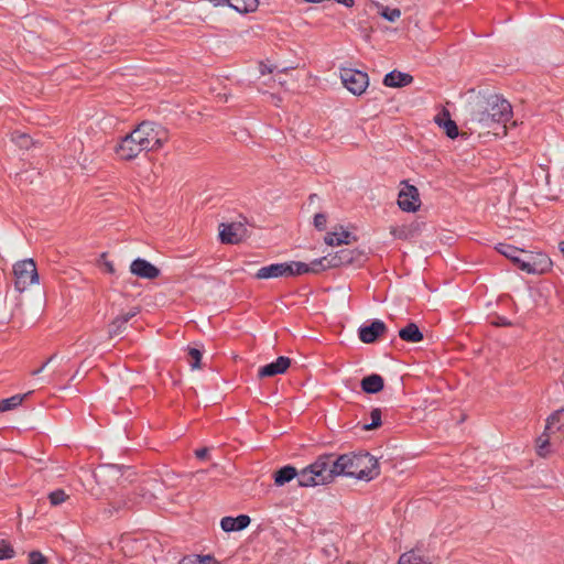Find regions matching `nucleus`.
<instances>
[{"label":"nucleus","instance_id":"nucleus-44","mask_svg":"<svg viewBox=\"0 0 564 564\" xmlns=\"http://www.w3.org/2000/svg\"><path fill=\"white\" fill-rule=\"evenodd\" d=\"M560 250H561V252H562V253H563V256H564V241H561V242H560Z\"/></svg>","mask_w":564,"mask_h":564},{"label":"nucleus","instance_id":"nucleus-21","mask_svg":"<svg viewBox=\"0 0 564 564\" xmlns=\"http://www.w3.org/2000/svg\"><path fill=\"white\" fill-rule=\"evenodd\" d=\"M435 122L443 127L448 138L455 139L458 135V128L454 120L451 119L449 112L444 109L435 117Z\"/></svg>","mask_w":564,"mask_h":564},{"label":"nucleus","instance_id":"nucleus-40","mask_svg":"<svg viewBox=\"0 0 564 564\" xmlns=\"http://www.w3.org/2000/svg\"><path fill=\"white\" fill-rule=\"evenodd\" d=\"M55 356H51L40 368H37L36 370H33L32 371V375L33 376H36L39 375L40 372H42L44 370V368L53 360Z\"/></svg>","mask_w":564,"mask_h":564},{"label":"nucleus","instance_id":"nucleus-23","mask_svg":"<svg viewBox=\"0 0 564 564\" xmlns=\"http://www.w3.org/2000/svg\"><path fill=\"white\" fill-rule=\"evenodd\" d=\"M137 311H130L126 314H122V315H119L118 317H116L111 324L109 325V336L110 337H113V336H117L119 334H121L123 332V329L126 328V325L127 323L137 315Z\"/></svg>","mask_w":564,"mask_h":564},{"label":"nucleus","instance_id":"nucleus-26","mask_svg":"<svg viewBox=\"0 0 564 564\" xmlns=\"http://www.w3.org/2000/svg\"><path fill=\"white\" fill-rule=\"evenodd\" d=\"M31 392L24 394H14L10 398L0 400L1 412H7L17 409L29 397Z\"/></svg>","mask_w":564,"mask_h":564},{"label":"nucleus","instance_id":"nucleus-35","mask_svg":"<svg viewBox=\"0 0 564 564\" xmlns=\"http://www.w3.org/2000/svg\"><path fill=\"white\" fill-rule=\"evenodd\" d=\"M491 324L494 326H511V322L509 319H507L506 317H502V316H496L494 317V319L491 321Z\"/></svg>","mask_w":564,"mask_h":564},{"label":"nucleus","instance_id":"nucleus-24","mask_svg":"<svg viewBox=\"0 0 564 564\" xmlns=\"http://www.w3.org/2000/svg\"><path fill=\"white\" fill-rule=\"evenodd\" d=\"M399 337L408 343H419L423 340V334L415 323H409L399 330Z\"/></svg>","mask_w":564,"mask_h":564},{"label":"nucleus","instance_id":"nucleus-2","mask_svg":"<svg viewBox=\"0 0 564 564\" xmlns=\"http://www.w3.org/2000/svg\"><path fill=\"white\" fill-rule=\"evenodd\" d=\"M497 251L511 260L521 271L530 274H543L551 269V259L542 252H527L508 243H499Z\"/></svg>","mask_w":564,"mask_h":564},{"label":"nucleus","instance_id":"nucleus-22","mask_svg":"<svg viewBox=\"0 0 564 564\" xmlns=\"http://www.w3.org/2000/svg\"><path fill=\"white\" fill-rule=\"evenodd\" d=\"M383 387H384L383 378L377 373L367 376L361 380V389L366 393H378L383 389Z\"/></svg>","mask_w":564,"mask_h":564},{"label":"nucleus","instance_id":"nucleus-9","mask_svg":"<svg viewBox=\"0 0 564 564\" xmlns=\"http://www.w3.org/2000/svg\"><path fill=\"white\" fill-rule=\"evenodd\" d=\"M343 85L354 95L360 96L369 85L368 74L355 68H340Z\"/></svg>","mask_w":564,"mask_h":564},{"label":"nucleus","instance_id":"nucleus-5","mask_svg":"<svg viewBox=\"0 0 564 564\" xmlns=\"http://www.w3.org/2000/svg\"><path fill=\"white\" fill-rule=\"evenodd\" d=\"M563 429L564 409H560L547 417L544 433L536 440V452L539 456L546 457L550 454V445L553 442L558 441V437H555V434L561 432Z\"/></svg>","mask_w":564,"mask_h":564},{"label":"nucleus","instance_id":"nucleus-13","mask_svg":"<svg viewBox=\"0 0 564 564\" xmlns=\"http://www.w3.org/2000/svg\"><path fill=\"white\" fill-rule=\"evenodd\" d=\"M469 106H470L469 121L479 123L485 128H490L491 124L494 123V121L490 118V111L488 109L486 100L478 98L476 101L471 102Z\"/></svg>","mask_w":564,"mask_h":564},{"label":"nucleus","instance_id":"nucleus-4","mask_svg":"<svg viewBox=\"0 0 564 564\" xmlns=\"http://www.w3.org/2000/svg\"><path fill=\"white\" fill-rule=\"evenodd\" d=\"M135 131L147 152L160 150L169 140L167 130L163 126L152 121L141 122L137 126Z\"/></svg>","mask_w":564,"mask_h":564},{"label":"nucleus","instance_id":"nucleus-36","mask_svg":"<svg viewBox=\"0 0 564 564\" xmlns=\"http://www.w3.org/2000/svg\"><path fill=\"white\" fill-rule=\"evenodd\" d=\"M196 564H219L214 557L212 556H196L195 557Z\"/></svg>","mask_w":564,"mask_h":564},{"label":"nucleus","instance_id":"nucleus-17","mask_svg":"<svg viewBox=\"0 0 564 564\" xmlns=\"http://www.w3.org/2000/svg\"><path fill=\"white\" fill-rule=\"evenodd\" d=\"M305 470L303 468L301 471H297L293 466H284L275 471L274 474V484L276 486H283L286 482L291 481L293 478L297 477V482L300 487H315L316 485H302L300 476Z\"/></svg>","mask_w":564,"mask_h":564},{"label":"nucleus","instance_id":"nucleus-31","mask_svg":"<svg viewBox=\"0 0 564 564\" xmlns=\"http://www.w3.org/2000/svg\"><path fill=\"white\" fill-rule=\"evenodd\" d=\"M370 419L371 422L369 424L364 425V430L366 431L375 430L382 424L380 409H372L370 412Z\"/></svg>","mask_w":564,"mask_h":564},{"label":"nucleus","instance_id":"nucleus-37","mask_svg":"<svg viewBox=\"0 0 564 564\" xmlns=\"http://www.w3.org/2000/svg\"><path fill=\"white\" fill-rule=\"evenodd\" d=\"M107 470H115L117 471V469L115 467H106V466H101L96 473H95V478L99 481V478L107 471Z\"/></svg>","mask_w":564,"mask_h":564},{"label":"nucleus","instance_id":"nucleus-16","mask_svg":"<svg viewBox=\"0 0 564 564\" xmlns=\"http://www.w3.org/2000/svg\"><path fill=\"white\" fill-rule=\"evenodd\" d=\"M291 366V359L289 357L281 356L275 361L270 362L258 370L259 378H270L276 375L284 373Z\"/></svg>","mask_w":564,"mask_h":564},{"label":"nucleus","instance_id":"nucleus-29","mask_svg":"<svg viewBox=\"0 0 564 564\" xmlns=\"http://www.w3.org/2000/svg\"><path fill=\"white\" fill-rule=\"evenodd\" d=\"M15 556V551L10 542L6 540L0 541V561L10 560Z\"/></svg>","mask_w":564,"mask_h":564},{"label":"nucleus","instance_id":"nucleus-27","mask_svg":"<svg viewBox=\"0 0 564 564\" xmlns=\"http://www.w3.org/2000/svg\"><path fill=\"white\" fill-rule=\"evenodd\" d=\"M379 13L382 18L390 22L397 21L401 15L400 9L390 7H381Z\"/></svg>","mask_w":564,"mask_h":564},{"label":"nucleus","instance_id":"nucleus-30","mask_svg":"<svg viewBox=\"0 0 564 564\" xmlns=\"http://www.w3.org/2000/svg\"><path fill=\"white\" fill-rule=\"evenodd\" d=\"M202 360V351L197 348L189 347L188 348V364L192 369H199Z\"/></svg>","mask_w":564,"mask_h":564},{"label":"nucleus","instance_id":"nucleus-39","mask_svg":"<svg viewBox=\"0 0 564 564\" xmlns=\"http://www.w3.org/2000/svg\"><path fill=\"white\" fill-rule=\"evenodd\" d=\"M104 267H105V270L107 273L115 274L116 270H115V265L111 261H105Z\"/></svg>","mask_w":564,"mask_h":564},{"label":"nucleus","instance_id":"nucleus-19","mask_svg":"<svg viewBox=\"0 0 564 564\" xmlns=\"http://www.w3.org/2000/svg\"><path fill=\"white\" fill-rule=\"evenodd\" d=\"M250 524V517L240 514L236 518L224 517L220 521V527L225 532L240 531Z\"/></svg>","mask_w":564,"mask_h":564},{"label":"nucleus","instance_id":"nucleus-10","mask_svg":"<svg viewBox=\"0 0 564 564\" xmlns=\"http://www.w3.org/2000/svg\"><path fill=\"white\" fill-rule=\"evenodd\" d=\"M486 104L490 111V118L494 123H506L512 118V107L507 99L498 95L488 97Z\"/></svg>","mask_w":564,"mask_h":564},{"label":"nucleus","instance_id":"nucleus-41","mask_svg":"<svg viewBox=\"0 0 564 564\" xmlns=\"http://www.w3.org/2000/svg\"><path fill=\"white\" fill-rule=\"evenodd\" d=\"M180 564H196L195 557H184Z\"/></svg>","mask_w":564,"mask_h":564},{"label":"nucleus","instance_id":"nucleus-11","mask_svg":"<svg viewBox=\"0 0 564 564\" xmlns=\"http://www.w3.org/2000/svg\"><path fill=\"white\" fill-rule=\"evenodd\" d=\"M398 206L406 213H415L421 206L419 191L415 186L405 183L398 196Z\"/></svg>","mask_w":564,"mask_h":564},{"label":"nucleus","instance_id":"nucleus-15","mask_svg":"<svg viewBox=\"0 0 564 564\" xmlns=\"http://www.w3.org/2000/svg\"><path fill=\"white\" fill-rule=\"evenodd\" d=\"M387 332L386 324L380 319H375L370 325H364L359 328V339L365 344L375 343Z\"/></svg>","mask_w":564,"mask_h":564},{"label":"nucleus","instance_id":"nucleus-33","mask_svg":"<svg viewBox=\"0 0 564 564\" xmlns=\"http://www.w3.org/2000/svg\"><path fill=\"white\" fill-rule=\"evenodd\" d=\"M46 557L40 551H31L29 553V564H46Z\"/></svg>","mask_w":564,"mask_h":564},{"label":"nucleus","instance_id":"nucleus-45","mask_svg":"<svg viewBox=\"0 0 564 564\" xmlns=\"http://www.w3.org/2000/svg\"><path fill=\"white\" fill-rule=\"evenodd\" d=\"M395 229L392 230V234L395 235L398 238H402L403 237V234L402 232H399V235L395 234Z\"/></svg>","mask_w":564,"mask_h":564},{"label":"nucleus","instance_id":"nucleus-43","mask_svg":"<svg viewBox=\"0 0 564 564\" xmlns=\"http://www.w3.org/2000/svg\"><path fill=\"white\" fill-rule=\"evenodd\" d=\"M122 508H130V505L128 502H123L122 505L115 507L116 510H120Z\"/></svg>","mask_w":564,"mask_h":564},{"label":"nucleus","instance_id":"nucleus-8","mask_svg":"<svg viewBox=\"0 0 564 564\" xmlns=\"http://www.w3.org/2000/svg\"><path fill=\"white\" fill-rule=\"evenodd\" d=\"M115 151L120 160L131 161L145 150L143 149L138 132L133 129L130 133L120 139Z\"/></svg>","mask_w":564,"mask_h":564},{"label":"nucleus","instance_id":"nucleus-32","mask_svg":"<svg viewBox=\"0 0 564 564\" xmlns=\"http://www.w3.org/2000/svg\"><path fill=\"white\" fill-rule=\"evenodd\" d=\"M12 141L20 148L28 149L31 145V138L25 133L14 132L12 134Z\"/></svg>","mask_w":564,"mask_h":564},{"label":"nucleus","instance_id":"nucleus-12","mask_svg":"<svg viewBox=\"0 0 564 564\" xmlns=\"http://www.w3.org/2000/svg\"><path fill=\"white\" fill-rule=\"evenodd\" d=\"M247 236V228L241 223L220 224L219 238L223 243L237 245Z\"/></svg>","mask_w":564,"mask_h":564},{"label":"nucleus","instance_id":"nucleus-18","mask_svg":"<svg viewBox=\"0 0 564 564\" xmlns=\"http://www.w3.org/2000/svg\"><path fill=\"white\" fill-rule=\"evenodd\" d=\"M356 240V237L343 227H339L338 230L328 232L324 238L325 243L328 246L349 245L351 241Z\"/></svg>","mask_w":564,"mask_h":564},{"label":"nucleus","instance_id":"nucleus-34","mask_svg":"<svg viewBox=\"0 0 564 564\" xmlns=\"http://www.w3.org/2000/svg\"><path fill=\"white\" fill-rule=\"evenodd\" d=\"M327 217L323 213H318L314 216V226L317 230H324L326 228Z\"/></svg>","mask_w":564,"mask_h":564},{"label":"nucleus","instance_id":"nucleus-25","mask_svg":"<svg viewBox=\"0 0 564 564\" xmlns=\"http://www.w3.org/2000/svg\"><path fill=\"white\" fill-rule=\"evenodd\" d=\"M398 564H431V562L420 551L411 550L400 556Z\"/></svg>","mask_w":564,"mask_h":564},{"label":"nucleus","instance_id":"nucleus-1","mask_svg":"<svg viewBox=\"0 0 564 564\" xmlns=\"http://www.w3.org/2000/svg\"><path fill=\"white\" fill-rule=\"evenodd\" d=\"M345 475L360 480H372L379 475L378 460L369 453L343 455L323 454L305 467L300 479L302 485H325Z\"/></svg>","mask_w":564,"mask_h":564},{"label":"nucleus","instance_id":"nucleus-42","mask_svg":"<svg viewBox=\"0 0 564 564\" xmlns=\"http://www.w3.org/2000/svg\"><path fill=\"white\" fill-rule=\"evenodd\" d=\"M338 3H341L346 7H352L354 6V0H336Z\"/></svg>","mask_w":564,"mask_h":564},{"label":"nucleus","instance_id":"nucleus-20","mask_svg":"<svg viewBox=\"0 0 564 564\" xmlns=\"http://www.w3.org/2000/svg\"><path fill=\"white\" fill-rule=\"evenodd\" d=\"M413 77L410 74L392 70L383 78V84L387 87H404L411 84Z\"/></svg>","mask_w":564,"mask_h":564},{"label":"nucleus","instance_id":"nucleus-38","mask_svg":"<svg viewBox=\"0 0 564 564\" xmlns=\"http://www.w3.org/2000/svg\"><path fill=\"white\" fill-rule=\"evenodd\" d=\"M195 455L197 458L204 459L208 455V448L207 447L198 448L195 451Z\"/></svg>","mask_w":564,"mask_h":564},{"label":"nucleus","instance_id":"nucleus-14","mask_svg":"<svg viewBox=\"0 0 564 564\" xmlns=\"http://www.w3.org/2000/svg\"><path fill=\"white\" fill-rule=\"evenodd\" d=\"M130 272L138 278L148 280H154L161 273L159 268L141 258H138L131 262Z\"/></svg>","mask_w":564,"mask_h":564},{"label":"nucleus","instance_id":"nucleus-3","mask_svg":"<svg viewBox=\"0 0 564 564\" xmlns=\"http://www.w3.org/2000/svg\"><path fill=\"white\" fill-rule=\"evenodd\" d=\"M318 273V268H311L310 264L292 261V262H283V263H273L267 267L260 268L257 273V279H271V278H280V276H294L301 275L304 273Z\"/></svg>","mask_w":564,"mask_h":564},{"label":"nucleus","instance_id":"nucleus-28","mask_svg":"<svg viewBox=\"0 0 564 564\" xmlns=\"http://www.w3.org/2000/svg\"><path fill=\"white\" fill-rule=\"evenodd\" d=\"M68 499V495L63 489H56L48 494V500L52 506H59Z\"/></svg>","mask_w":564,"mask_h":564},{"label":"nucleus","instance_id":"nucleus-46","mask_svg":"<svg viewBox=\"0 0 564 564\" xmlns=\"http://www.w3.org/2000/svg\"><path fill=\"white\" fill-rule=\"evenodd\" d=\"M395 229L392 230V234L395 235L398 238H402L403 237V234L402 232H399V235L395 234Z\"/></svg>","mask_w":564,"mask_h":564},{"label":"nucleus","instance_id":"nucleus-7","mask_svg":"<svg viewBox=\"0 0 564 564\" xmlns=\"http://www.w3.org/2000/svg\"><path fill=\"white\" fill-rule=\"evenodd\" d=\"M14 286L19 292L25 291L30 285L39 283L36 264L32 259L18 261L13 265Z\"/></svg>","mask_w":564,"mask_h":564},{"label":"nucleus","instance_id":"nucleus-6","mask_svg":"<svg viewBox=\"0 0 564 564\" xmlns=\"http://www.w3.org/2000/svg\"><path fill=\"white\" fill-rule=\"evenodd\" d=\"M361 253L356 249H341L311 262V268H318L319 272L329 268L348 265L355 262Z\"/></svg>","mask_w":564,"mask_h":564}]
</instances>
